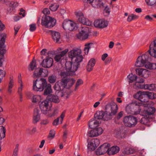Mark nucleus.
Masks as SVG:
<instances>
[{"label":"nucleus","instance_id":"nucleus-19","mask_svg":"<svg viewBox=\"0 0 156 156\" xmlns=\"http://www.w3.org/2000/svg\"><path fill=\"white\" fill-rule=\"evenodd\" d=\"M136 73L144 78H147L150 74V72L147 70L141 68L137 69L136 70Z\"/></svg>","mask_w":156,"mask_h":156},{"label":"nucleus","instance_id":"nucleus-32","mask_svg":"<svg viewBox=\"0 0 156 156\" xmlns=\"http://www.w3.org/2000/svg\"><path fill=\"white\" fill-rule=\"evenodd\" d=\"M135 152V150L133 148L127 147L124 149L123 153L126 154H133Z\"/></svg>","mask_w":156,"mask_h":156},{"label":"nucleus","instance_id":"nucleus-58","mask_svg":"<svg viewBox=\"0 0 156 156\" xmlns=\"http://www.w3.org/2000/svg\"><path fill=\"white\" fill-rule=\"evenodd\" d=\"M90 44L89 43L87 44H85V46H87V47H85L84 48V51H85V53L86 54H87L88 53L89 51V49L90 48Z\"/></svg>","mask_w":156,"mask_h":156},{"label":"nucleus","instance_id":"nucleus-49","mask_svg":"<svg viewBox=\"0 0 156 156\" xmlns=\"http://www.w3.org/2000/svg\"><path fill=\"white\" fill-rule=\"evenodd\" d=\"M36 128L35 127H34L32 129H28L27 130V132L28 133L30 134H33L35 133L36 131Z\"/></svg>","mask_w":156,"mask_h":156},{"label":"nucleus","instance_id":"nucleus-35","mask_svg":"<svg viewBox=\"0 0 156 156\" xmlns=\"http://www.w3.org/2000/svg\"><path fill=\"white\" fill-rule=\"evenodd\" d=\"M104 113V112L103 111H97L95 114L94 117L95 118L98 119H103Z\"/></svg>","mask_w":156,"mask_h":156},{"label":"nucleus","instance_id":"nucleus-41","mask_svg":"<svg viewBox=\"0 0 156 156\" xmlns=\"http://www.w3.org/2000/svg\"><path fill=\"white\" fill-rule=\"evenodd\" d=\"M71 21L69 20H64L63 23L62 27L65 30H67V29L69 25H70Z\"/></svg>","mask_w":156,"mask_h":156},{"label":"nucleus","instance_id":"nucleus-4","mask_svg":"<svg viewBox=\"0 0 156 156\" xmlns=\"http://www.w3.org/2000/svg\"><path fill=\"white\" fill-rule=\"evenodd\" d=\"M142 104L139 101H136L128 105L126 108V111L128 114L136 115L137 111L140 110Z\"/></svg>","mask_w":156,"mask_h":156},{"label":"nucleus","instance_id":"nucleus-17","mask_svg":"<svg viewBox=\"0 0 156 156\" xmlns=\"http://www.w3.org/2000/svg\"><path fill=\"white\" fill-rule=\"evenodd\" d=\"M51 106L49 105L48 101L47 100L41 102L39 107L42 114H44Z\"/></svg>","mask_w":156,"mask_h":156},{"label":"nucleus","instance_id":"nucleus-3","mask_svg":"<svg viewBox=\"0 0 156 156\" xmlns=\"http://www.w3.org/2000/svg\"><path fill=\"white\" fill-rule=\"evenodd\" d=\"M134 98L138 99L136 101H139L141 103H146L148 101L149 98L152 99L156 98V94H154V93H148L147 92H141L139 91L134 96Z\"/></svg>","mask_w":156,"mask_h":156},{"label":"nucleus","instance_id":"nucleus-36","mask_svg":"<svg viewBox=\"0 0 156 156\" xmlns=\"http://www.w3.org/2000/svg\"><path fill=\"white\" fill-rule=\"evenodd\" d=\"M146 68L150 69H156V64L155 63H151L148 62L145 65Z\"/></svg>","mask_w":156,"mask_h":156},{"label":"nucleus","instance_id":"nucleus-48","mask_svg":"<svg viewBox=\"0 0 156 156\" xmlns=\"http://www.w3.org/2000/svg\"><path fill=\"white\" fill-rule=\"evenodd\" d=\"M138 18V16L136 15L132 14L131 15L128 16L127 18V21L130 22L133 20H134L137 19Z\"/></svg>","mask_w":156,"mask_h":156},{"label":"nucleus","instance_id":"nucleus-42","mask_svg":"<svg viewBox=\"0 0 156 156\" xmlns=\"http://www.w3.org/2000/svg\"><path fill=\"white\" fill-rule=\"evenodd\" d=\"M13 85V80L11 77H10V81L9 84L8 91L9 93H11L12 92L11 89Z\"/></svg>","mask_w":156,"mask_h":156},{"label":"nucleus","instance_id":"nucleus-30","mask_svg":"<svg viewBox=\"0 0 156 156\" xmlns=\"http://www.w3.org/2000/svg\"><path fill=\"white\" fill-rule=\"evenodd\" d=\"M119 148L117 146H112L111 148H108V154L109 155L114 154L118 153L119 151Z\"/></svg>","mask_w":156,"mask_h":156},{"label":"nucleus","instance_id":"nucleus-33","mask_svg":"<svg viewBox=\"0 0 156 156\" xmlns=\"http://www.w3.org/2000/svg\"><path fill=\"white\" fill-rule=\"evenodd\" d=\"M43 68H40V69L37 68L35 69L34 73V78H36L38 76H41V73L43 72Z\"/></svg>","mask_w":156,"mask_h":156},{"label":"nucleus","instance_id":"nucleus-51","mask_svg":"<svg viewBox=\"0 0 156 156\" xmlns=\"http://www.w3.org/2000/svg\"><path fill=\"white\" fill-rule=\"evenodd\" d=\"M96 131V133L97 136L101 134L103 131L101 127H98L95 129Z\"/></svg>","mask_w":156,"mask_h":156},{"label":"nucleus","instance_id":"nucleus-38","mask_svg":"<svg viewBox=\"0 0 156 156\" xmlns=\"http://www.w3.org/2000/svg\"><path fill=\"white\" fill-rule=\"evenodd\" d=\"M59 5L57 3L52 4L49 6V8L52 11H56L58 8Z\"/></svg>","mask_w":156,"mask_h":156},{"label":"nucleus","instance_id":"nucleus-9","mask_svg":"<svg viewBox=\"0 0 156 156\" xmlns=\"http://www.w3.org/2000/svg\"><path fill=\"white\" fill-rule=\"evenodd\" d=\"M75 14L77 18L78 22L80 23L88 26H90L91 25V22L84 16L83 13L81 11L76 12Z\"/></svg>","mask_w":156,"mask_h":156},{"label":"nucleus","instance_id":"nucleus-50","mask_svg":"<svg viewBox=\"0 0 156 156\" xmlns=\"http://www.w3.org/2000/svg\"><path fill=\"white\" fill-rule=\"evenodd\" d=\"M5 71L0 69V83L1 82L3 77L5 76Z\"/></svg>","mask_w":156,"mask_h":156},{"label":"nucleus","instance_id":"nucleus-27","mask_svg":"<svg viewBox=\"0 0 156 156\" xmlns=\"http://www.w3.org/2000/svg\"><path fill=\"white\" fill-rule=\"evenodd\" d=\"M96 63L95 60L94 58H91L89 61L87 66V70L88 72L92 71Z\"/></svg>","mask_w":156,"mask_h":156},{"label":"nucleus","instance_id":"nucleus-44","mask_svg":"<svg viewBox=\"0 0 156 156\" xmlns=\"http://www.w3.org/2000/svg\"><path fill=\"white\" fill-rule=\"evenodd\" d=\"M56 76L54 75H51L49 76L48 78V81L51 83H55L56 81Z\"/></svg>","mask_w":156,"mask_h":156},{"label":"nucleus","instance_id":"nucleus-15","mask_svg":"<svg viewBox=\"0 0 156 156\" xmlns=\"http://www.w3.org/2000/svg\"><path fill=\"white\" fill-rule=\"evenodd\" d=\"M94 25L96 28H103L108 26V22L104 19H98L95 20Z\"/></svg>","mask_w":156,"mask_h":156},{"label":"nucleus","instance_id":"nucleus-16","mask_svg":"<svg viewBox=\"0 0 156 156\" xmlns=\"http://www.w3.org/2000/svg\"><path fill=\"white\" fill-rule=\"evenodd\" d=\"M53 60L52 58L49 56H46L44 59L41 65L44 68H49L52 66Z\"/></svg>","mask_w":156,"mask_h":156},{"label":"nucleus","instance_id":"nucleus-14","mask_svg":"<svg viewBox=\"0 0 156 156\" xmlns=\"http://www.w3.org/2000/svg\"><path fill=\"white\" fill-rule=\"evenodd\" d=\"M110 146L109 144L105 143L99 147L96 151L97 155H101L108 152V148Z\"/></svg>","mask_w":156,"mask_h":156},{"label":"nucleus","instance_id":"nucleus-63","mask_svg":"<svg viewBox=\"0 0 156 156\" xmlns=\"http://www.w3.org/2000/svg\"><path fill=\"white\" fill-rule=\"evenodd\" d=\"M23 89V86L22 85H20V87L18 88V92L19 95L23 94L22 91Z\"/></svg>","mask_w":156,"mask_h":156},{"label":"nucleus","instance_id":"nucleus-6","mask_svg":"<svg viewBox=\"0 0 156 156\" xmlns=\"http://www.w3.org/2000/svg\"><path fill=\"white\" fill-rule=\"evenodd\" d=\"M47 84L46 80L44 78H41L39 80L37 79L33 81V89L36 91H43Z\"/></svg>","mask_w":156,"mask_h":156},{"label":"nucleus","instance_id":"nucleus-55","mask_svg":"<svg viewBox=\"0 0 156 156\" xmlns=\"http://www.w3.org/2000/svg\"><path fill=\"white\" fill-rule=\"evenodd\" d=\"M30 68L31 70H33L35 67H36V65L35 61L33 60L30 63Z\"/></svg>","mask_w":156,"mask_h":156},{"label":"nucleus","instance_id":"nucleus-24","mask_svg":"<svg viewBox=\"0 0 156 156\" xmlns=\"http://www.w3.org/2000/svg\"><path fill=\"white\" fill-rule=\"evenodd\" d=\"M87 2L91 4L94 7H100L101 6L103 5L101 0H87Z\"/></svg>","mask_w":156,"mask_h":156},{"label":"nucleus","instance_id":"nucleus-54","mask_svg":"<svg viewBox=\"0 0 156 156\" xmlns=\"http://www.w3.org/2000/svg\"><path fill=\"white\" fill-rule=\"evenodd\" d=\"M83 83V81L81 79H78L76 83V86H75V89H76L77 88V87L80 85L82 84Z\"/></svg>","mask_w":156,"mask_h":156},{"label":"nucleus","instance_id":"nucleus-45","mask_svg":"<svg viewBox=\"0 0 156 156\" xmlns=\"http://www.w3.org/2000/svg\"><path fill=\"white\" fill-rule=\"evenodd\" d=\"M94 145V143L93 144H91V141L90 142L88 143L87 145L88 150L90 151H94L97 147H95Z\"/></svg>","mask_w":156,"mask_h":156},{"label":"nucleus","instance_id":"nucleus-2","mask_svg":"<svg viewBox=\"0 0 156 156\" xmlns=\"http://www.w3.org/2000/svg\"><path fill=\"white\" fill-rule=\"evenodd\" d=\"M118 109L117 105L115 103L112 104H108L105 107V112H104L103 119L107 121L111 119V116L115 115Z\"/></svg>","mask_w":156,"mask_h":156},{"label":"nucleus","instance_id":"nucleus-5","mask_svg":"<svg viewBox=\"0 0 156 156\" xmlns=\"http://www.w3.org/2000/svg\"><path fill=\"white\" fill-rule=\"evenodd\" d=\"M81 50L78 48H75L71 50L69 52V57L71 59L72 61H75L81 62L83 58L81 54Z\"/></svg>","mask_w":156,"mask_h":156},{"label":"nucleus","instance_id":"nucleus-11","mask_svg":"<svg viewBox=\"0 0 156 156\" xmlns=\"http://www.w3.org/2000/svg\"><path fill=\"white\" fill-rule=\"evenodd\" d=\"M142 104V106L141 107V109L139 111L138 110L137 114H139L143 116L147 117L150 115L153 114L154 113L155 111V108L152 107L148 108L147 110L141 111V109L143 108L144 107L145 105V104Z\"/></svg>","mask_w":156,"mask_h":156},{"label":"nucleus","instance_id":"nucleus-57","mask_svg":"<svg viewBox=\"0 0 156 156\" xmlns=\"http://www.w3.org/2000/svg\"><path fill=\"white\" fill-rule=\"evenodd\" d=\"M124 112L123 111L120 112L115 117V119L117 120L120 119L123 115Z\"/></svg>","mask_w":156,"mask_h":156},{"label":"nucleus","instance_id":"nucleus-22","mask_svg":"<svg viewBox=\"0 0 156 156\" xmlns=\"http://www.w3.org/2000/svg\"><path fill=\"white\" fill-rule=\"evenodd\" d=\"M68 51V49L62 51L59 54L56 55L54 58L55 60L57 62H60L63 58V56Z\"/></svg>","mask_w":156,"mask_h":156},{"label":"nucleus","instance_id":"nucleus-13","mask_svg":"<svg viewBox=\"0 0 156 156\" xmlns=\"http://www.w3.org/2000/svg\"><path fill=\"white\" fill-rule=\"evenodd\" d=\"M61 80L65 88L68 89L70 88L75 82V80L72 77H64Z\"/></svg>","mask_w":156,"mask_h":156},{"label":"nucleus","instance_id":"nucleus-47","mask_svg":"<svg viewBox=\"0 0 156 156\" xmlns=\"http://www.w3.org/2000/svg\"><path fill=\"white\" fill-rule=\"evenodd\" d=\"M91 143L93 144L94 143L95 145L94 146L97 147L99 145L100 142L98 139L95 138L91 140Z\"/></svg>","mask_w":156,"mask_h":156},{"label":"nucleus","instance_id":"nucleus-29","mask_svg":"<svg viewBox=\"0 0 156 156\" xmlns=\"http://www.w3.org/2000/svg\"><path fill=\"white\" fill-rule=\"evenodd\" d=\"M43 93V95L44 96L49 95L52 92L51 88V85L50 83H48L45 87V89Z\"/></svg>","mask_w":156,"mask_h":156},{"label":"nucleus","instance_id":"nucleus-39","mask_svg":"<svg viewBox=\"0 0 156 156\" xmlns=\"http://www.w3.org/2000/svg\"><path fill=\"white\" fill-rule=\"evenodd\" d=\"M70 25H69L67 30L73 31L74 30L76 27V24L73 22L71 21Z\"/></svg>","mask_w":156,"mask_h":156},{"label":"nucleus","instance_id":"nucleus-12","mask_svg":"<svg viewBox=\"0 0 156 156\" xmlns=\"http://www.w3.org/2000/svg\"><path fill=\"white\" fill-rule=\"evenodd\" d=\"M89 32L88 27L86 26L82 27L79 33L77 35V37L81 40L86 39L88 37Z\"/></svg>","mask_w":156,"mask_h":156},{"label":"nucleus","instance_id":"nucleus-28","mask_svg":"<svg viewBox=\"0 0 156 156\" xmlns=\"http://www.w3.org/2000/svg\"><path fill=\"white\" fill-rule=\"evenodd\" d=\"M53 88L55 90L57 91H59L63 90L65 87L62 83V80L60 82H57L54 85Z\"/></svg>","mask_w":156,"mask_h":156},{"label":"nucleus","instance_id":"nucleus-37","mask_svg":"<svg viewBox=\"0 0 156 156\" xmlns=\"http://www.w3.org/2000/svg\"><path fill=\"white\" fill-rule=\"evenodd\" d=\"M6 129L3 126L0 127V138L2 139L5 136Z\"/></svg>","mask_w":156,"mask_h":156},{"label":"nucleus","instance_id":"nucleus-18","mask_svg":"<svg viewBox=\"0 0 156 156\" xmlns=\"http://www.w3.org/2000/svg\"><path fill=\"white\" fill-rule=\"evenodd\" d=\"M148 52L151 56L156 58V40L151 43Z\"/></svg>","mask_w":156,"mask_h":156},{"label":"nucleus","instance_id":"nucleus-25","mask_svg":"<svg viewBox=\"0 0 156 156\" xmlns=\"http://www.w3.org/2000/svg\"><path fill=\"white\" fill-rule=\"evenodd\" d=\"M40 119L39 111L37 108L34 110V114L33 117V122L35 124L38 122Z\"/></svg>","mask_w":156,"mask_h":156},{"label":"nucleus","instance_id":"nucleus-1","mask_svg":"<svg viewBox=\"0 0 156 156\" xmlns=\"http://www.w3.org/2000/svg\"><path fill=\"white\" fill-rule=\"evenodd\" d=\"M80 62L75 61L66 62L65 63V69L67 72H62L61 73V76H65L72 75L73 73L77 70L80 66Z\"/></svg>","mask_w":156,"mask_h":156},{"label":"nucleus","instance_id":"nucleus-10","mask_svg":"<svg viewBox=\"0 0 156 156\" xmlns=\"http://www.w3.org/2000/svg\"><path fill=\"white\" fill-rule=\"evenodd\" d=\"M123 122L126 126L131 127L136 124L137 121L136 118L133 116H126L124 118Z\"/></svg>","mask_w":156,"mask_h":156},{"label":"nucleus","instance_id":"nucleus-20","mask_svg":"<svg viewBox=\"0 0 156 156\" xmlns=\"http://www.w3.org/2000/svg\"><path fill=\"white\" fill-rule=\"evenodd\" d=\"M44 114L48 117H51L55 116L58 113V109L56 108H51V106Z\"/></svg>","mask_w":156,"mask_h":156},{"label":"nucleus","instance_id":"nucleus-8","mask_svg":"<svg viewBox=\"0 0 156 156\" xmlns=\"http://www.w3.org/2000/svg\"><path fill=\"white\" fill-rule=\"evenodd\" d=\"M148 51L141 56H139L137 59L135 66L137 67H142L145 66L150 59Z\"/></svg>","mask_w":156,"mask_h":156},{"label":"nucleus","instance_id":"nucleus-64","mask_svg":"<svg viewBox=\"0 0 156 156\" xmlns=\"http://www.w3.org/2000/svg\"><path fill=\"white\" fill-rule=\"evenodd\" d=\"M65 116V113L63 112L62 113L60 117L58 118L59 119L60 123L62 124L63 120V119Z\"/></svg>","mask_w":156,"mask_h":156},{"label":"nucleus","instance_id":"nucleus-43","mask_svg":"<svg viewBox=\"0 0 156 156\" xmlns=\"http://www.w3.org/2000/svg\"><path fill=\"white\" fill-rule=\"evenodd\" d=\"M95 129L91 130L88 132L87 133V135L90 137H94L97 136Z\"/></svg>","mask_w":156,"mask_h":156},{"label":"nucleus","instance_id":"nucleus-7","mask_svg":"<svg viewBox=\"0 0 156 156\" xmlns=\"http://www.w3.org/2000/svg\"><path fill=\"white\" fill-rule=\"evenodd\" d=\"M56 21L54 18L48 16H43L41 18V24L46 28H51L55 24Z\"/></svg>","mask_w":156,"mask_h":156},{"label":"nucleus","instance_id":"nucleus-31","mask_svg":"<svg viewBox=\"0 0 156 156\" xmlns=\"http://www.w3.org/2000/svg\"><path fill=\"white\" fill-rule=\"evenodd\" d=\"M99 123V122L98 121L94 119H91L90 120L88 125L90 129H93L98 126Z\"/></svg>","mask_w":156,"mask_h":156},{"label":"nucleus","instance_id":"nucleus-21","mask_svg":"<svg viewBox=\"0 0 156 156\" xmlns=\"http://www.w3.org/2000/svg\"><path fill=\"white\" fill-rule=\"evenodd\" d=\"M51 36L54 41L56 43H60L61 42V36L59 33L51 31Z\"/></svg>","mask_w":156,"mask_h":156},{"label":"nucleus","instance_id":"nucleus-26","mask_svg":"<svg viewBox=\"0 0 156 156\" xmlns=\"http://www.w3.org/2000/svg\"><path fill=\"white\" fill-rule=\"evenodd\" d=\"M47 99L49 101L55 103H58L60 101L58 97L54 94H51L48 96Z\"/></svg>","mask_w":156,"mask_h":156},{"label":"nucleus","instance_id":"nucleus-61","mask_svg":"<svg viewBox=\"0 0 156 156\" xmlns=\"http://www.w3.org/2000/svg\"><path fill=\"white\" fill-rule=\"evenodd\" d=\"M42 12L45 15H48L50 13V11L48 8H45L43 9Z\"/></svg>","mask_w":156,"mask_h":156},{"label":"nucleus","instance_id":"nucleus-60","mask_svg":"<svg viewBox=\"0 0 156 156\" xmlns=\"http://www.w3.org/2000/svg\"><path fill=\"white\" fill-rule=\"evenodd\" d=\"M10 5L11 6L16 7L18 5V3L16 1H12L10 3Z\"/></svg>","mask_w":156,"mask_h":156},{"label":"nucleus","instance_id":"nucleus-34","mask_svg":"<svg viewBox=\"0 0 156 156\" xmlns=\"http://www.w3.org/2000/svg\"><path fill=\"white\" fill-rule=\"evenodd\" d=\"M137 76L131 73L127 77V79L129 83H132L136 81Z\"/></svg>","mask_w":156,"mask_h":156},{"label":"nucleus","instance_id":"nucleus-40","mask_svg":"<svg viewBox=\"0 0 156 156\" xmlns=\"http://www.w3.org/2000/svg\"><path fill=\"white\" fill-rule=\"evenodd\" d=\"M5 39L3 35H0V48L4 47Z\"/></svg>","mask_w":156,"mask_h":156},{"label":"nucleus","instance_id":"nucleus-52","mask_svg":"<svg viewBox=\"0 0 156 156\" xmlns=\"http://www.w3.org/2000/svg\"><path fill=\"white\" fill-rule=\"evenodd\" d=\"M147 4L149 5H152L156 3V0H145Z\"/></svg>","mask_w":156,"mask_h":156},{"label":"nucleus","instance_id":"nucleus-59","mask_svg":"<svg viewBox=\"0 0 156 156\" xmlns=\"http://www.w3.org/2000/svg\"><path fill=\"white\" fill-rule=\"evenodd\" d=\"M55 134V131L54 130H51L50 131L48 137L52 139L54 137Z\"/></svg>","mask_w":156,"mask_h":156},{"label":"nucleus","instance_id":"nucleus-46","mask_svg":"<svg viewBox=\"0 0 156 156\" xmlns=\"http://www.w3.org/2000/svg\"><path fill=\"white\" fill-rule=\"evenodd\" d=\"M41 100V97L40 95H34L32 99V102L35 103L38 102L39 101Z\"/></svg>","mask_w":156,"mask_h":156},{"label":"nucleus","instance_id":"nucleus-56","mask_svg":"<svg viewBox=\"0 0 156 156\" xmlns=\"http://www.w3.org/2000/svg\"><path fill=\"white\" fill-rule=\"evenodd\" d=\"M30 30L31 31H34L36 29V27L35 24H32L30 25Z\"/></svg>","mask_w":156,"mask_h":156},{"label":"nucleus","instance_id":"nucleus-53","mask_svg":"<svg viewBox=\"0 0 156 156\" xmlns=\"http://www.w3.org/2000/svg\"><path fill=\"white\" fill-rule=\"evenodd\" d=\"M19 144H16L14 149L12 156H17V152L19 150Z\"/></svg>","mask_w":156,"mask_h":156},{"label":"nucleus","instance_id":"nucleus-23","mask_svg":"<svg viewBox=\"0 0 156 156\" xmlns=\"http://www.w3.org/2000/svg\"><path fill=\"white\" fill-rule=\"evenodd\" d=\"M138 86L140 88L148 89L150 90H153L155 89L156 88V85L154 84H139Z\"/></svg>","mask_w":156,"mask_h":156},{"label":"nucleus","instance_id":"nucleus-62","mask_svg":"<svg viewBox=\"0 0 156 156\" xmlns=\"http://www.w3.org/2000/svg\"><path fill=\"white\" fill-rule=\"evenodd\" d=\"M136 81V83H143L144 81V80L142 78L140 77L137 78V77Z\"/></svg>","mask_w":156,"mask_h":156}]
</instances>
